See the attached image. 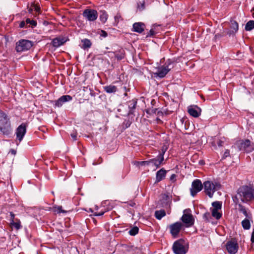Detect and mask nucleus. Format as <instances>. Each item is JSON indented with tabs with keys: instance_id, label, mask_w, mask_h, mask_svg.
I'll list each match as a JSON object with an SVG mask.
<instances>
[{
	"instance_id": "obj_53",
	"label": "nucleus",
	"mask_w": 254,
	"mask_h": 254,
	"mask_svg": "<svg viewBox=\"0 0 254 254\" xmlns=\"http://www.w3.org/2000/svg\"><path fill=\"white\" fill-rule=\"evenodd\" d=\"M16 220H20L17 218H15V219H14L15 222H16Z\"/></svg>"
},
{
	"instance_id": "obj_51",
	"label": "nucleus",
	"mask_w": 254,
	"mask_h": 254,
	"mask_svg": "<svg viewBox=\"0 0 254 254\" xmlns=\"http://www.w3.org/2000/svg\"><path fill=\"white\" fill-rule=\"evenodd\" d=\"M135 204V203H134V202H131V203H130V204H129V205H130L131 206H133Z\"/></svg>"
},
{
	"instance_id": "obj_31",
	"label": "nucleus",
	"mask_w": 254,
	"mask_h": 254,
	"mask_svg": "<svg viewBox=\"0 0 254 254\" xmlns=\"http://www.w3.org/2000/svg\"><path fill=\"white\" fill-rule=\"evenodd\" d=\"M219 210L212 209V216L216 219H219L222 217V213H220Z\"/></svg>"
},
{
	"instance_id": "obj_18",
	"label": "nucleus",
	"mask_w": 254,
	"mask_h": 254,
	"mask_svg": "<svg viewBox=\"0 0 254 254\" xmlns=\"http://www.w3.org/2000/svg\"><path fill=\"white\" fill-rule=\"evenodd\" d=\"M72 99V97L70 95H63L56 101L55 105L56 106L61 107L64 103L70 101Z\"/></svg>"
},
{
	"instance_id": "obj_12",
	"label": "nucleus",
	"mask_w": 254,
	"mask_h": 254,
	"mask_svg": "<svg viewBox=\"0 0 254 254\" xmlns=\"http://www.w3.org/2000/svg\"><path fill=\"white\" fill-rule=\"evenodd\" d=\"M227 252L230 254H235L238 250L239 245L235 240L228 241L225 245Z\"/></svg>"
},
{
	"instance_id": "obj_36",
	"label": "nucleus",
	"mask_w": 254,
	"mask_h": 254,
	"mask_svg": "<svg viewBox=\"0 0 254 254\" xmlns=\"http://www.w3.org/2000/svg\"><path fill=\"white\" fill-rule=\"evenodd\" d=\"M150 163V161H144L141 162H136V164L137 166H143V165H149Z\"/></svg>"
},
{
	"instance_id": "obj_50",
	"label": "nucleus",
	"mask_w": 254,
	"mask_h": 254,
	"mask_svg": "<svg viewBox=\"0 0 254 254\" xmlns=\"http://www.w3.org/2000/svg\"><path fill=\"white\" fill-rule=\"evenodd\" d=\"M157 114H158V115H161H161H162V114H163V113H162V112H161V111H158V112H157Z\"/></svg>"
},
{
	"instance_id": "obj_55",
	"label": "nucleus",
	"mask_w": 254,
	"mask_h": 254,
	"mask_svg": "<svg viewBox=\"0 0 254 254\" xmlns=\"http://www.w3.org/2000/svg\"><path fill=\"white\" fill-rule=\"evenodd\" d=\"M104 36H107V33L105 32H104Z\"/></svg>"
},
{
	"instance_id": "obj_37",
	"label": "nucleus",
	"mask_w": 254,
	"mask_h": 254,
	"mask_svg": "<svg viewBox=\"0 0 254 254\" xmlns=\"http://www.w3.org/2000/svg\"><path fill=\"white\" fill-rule=\"evenodd\" d=\"M62 207L61 206H56L54 207L53 208L54 211L57 212L58 213H61V212H64V211H63L62 210Z\"/></svg>"
},
{
	"instance_id": "obj_23",
	"label": "nucleus",
	"mask_w": 254,
	"mask_h": 254,
	"mask_svg": "<svg viewBox=\"0 0 254 254\" xmlns=\"http://www.w3.org/2000/svg\"><path fill=\"white\" fill-rule=\"evenodd\" d=\"M155 217L158 220H161L162 217L166 215V212L164 210H157L155 212Z\"/></svg>"
},
{
	"instance_id": "obj_4",
	"label": "nucleus",
	"mask_w": 254,
	"mask_h": 254,
	"mask_svg": "<svg viewBox=\"0 0 254 254\" xmlns=\"http://www.w3.org/2000/svg\"><path fill=\"white\" fill-rule=\"evenodd\" d=\"M190 212L191 211L190 209H185L181 218L184 226H185L186 227H190L194 224V219Z\"/></svg>"
},
{
	"instance_id": "obj_42",
	"label": "nucleus",
	"mask_w": 254,
	"mask_h": 254,
	"mask_svg": "<svg viewBox=\"0 0 254 254\" xmlns=\"http://www.w3.org/2000/svg\"><path fill=\"white\" fill-rule=\"evenodd\" d=\"M104 214V211H102V212H96L94 213V216H102L103 215V214Z\"/></svg>"
},
{
	"instance_id": "obj_48",
	"label": "nucleus",
	"mask_w": 254,
	"mask_h": 254,
	"mask_svg": "<svg viewBox=\"0 0 254 254\" xmlns=\"http://www.w3.org/2000/svg\"><path fill=\"white\" fill-rule=\"evenodd\" d=\"M251 12H252V16L254 18V7L252 8Z\"/></svg>"
},
{
	"instance_id": "obj_24",
	"label": "nucleus",
	"mask_w": 254,
	"mask_h": 254,
	"mask_svg": "<svg viewBox=\"0 0 254 254\" xmlns=\"http://www.w3.org/2000/svg\"><path fill=\"white\" fill-rule=\"evenodd\" d=\"M34 10L36 13H39L40 12V7L39 5L33 3L31 5V6L28 9V12L32 13V11Z\"/></svg>"
},
{
	"instance_id": "obj_43",
	"label": "nucleus",
	"mask_w": 254,
	"mask_h": 254,
	"mask_svg": "<svg viewBox=\"0 0 254 254\" xmlns=\"http://www.w3.org/2000/svg\"><path fill=\"white\" fill-rule=\"evenodd\" d=\"M251 241L252 243H254V229L252 233Z\"/></svg>"
},
{
	"instance_id": "obj_17",
	"label": "nucleus",
	"mask_w": 254,
	"mask_h": 254,
	"mask_svg": "<svg viewBox=\"0 0 254 254\" xmlns=\"http://www.w3.org/2000/svg\"><path fill=\"white\" fill-rule=\"evenodd\" d=\"M239 29V24L235 20H231L230 21V29L227 31V34L229 35L235 34Z\"/></svg>"
},
{
	"instance_id": "obj_33",
	"label": "nucleus",
	"mask_w": 254,
	"mask_h": 254,
	"mask_svg": "<svg viewBox=\"0 0 254 254\" xmlns=\"http://www.w3.org/2000/svg\"><path fill=\"white\" fill-rule=\"evenodd\" d=\"M213 208L212 209L220 210L221 209L222 203L220 201H215L212 203Z\"/></svg>"
},
{
	"instance_id": "obj_40",
	"label": "nucleus",
	"mask_w": 254,
	"mask_h": 254,
	"mask_svg": "<svg viewBox=\"0 0 254 254\" xmlns=\"http://www.w3.org/2000/svg\"><path fill=\"white\" fill-rule=\"evenodd\" d=\"M229 155H230V151L228 149H226L223 155L222 158L225 159L226 158L228 157Z\"/></svg>"
},
{
	"instance_id": "obj_15",
	"label": "nucleus",
	"mask_w": 254,
	"mask_h": 254,
	"mask_svg": "<svg viewBox=\"0 0 254 254\" xmlns=\"http://www.w3.org/2000/svg\"><path fill=\"white\" fill-rule=\"evenodd\" d=\"M188 113L194 118L198 117L201 114V109L195 105L190 106L188 107Z\"/></svg>"
},
{
	"instance_id": "obj_19",
	"label": "nucleus",
	"mask_w": 254,
	"mask_h": 254,
	"mask_svg": "<svg viewBox=\"0 0 254 254\" xmlns=\"http://www.w3.org/2000/svg\"><path fill=\"white\" fill-rule=\"evenodd\" d=\"M167 171L164 169L162 168L156 173V183H158L164 179L166 175Z\"/></svg>"
},
{
	"instance_id": "obj_7",
	"label": "nucleus",
	"mask_w": 254,
	"mask_h": 254,
	"mask_svg": "<svg viewBox=\"0 0 254 254\" xmlns=\"http://www.w3.org/2000/svg\"><path fill=\"white\" fill-rule=\"evenodd\" d=\"M32 46V42L27 40H20L16 43V50L18 52L29 50Z\"/></svg>"
},
{
	"instance_id": "obj_28",
	"label": "nucleus",
	"mask_w": 254,
	"mask_h": 254,
	"mask_svg": "<svg viewBox=\"0 0 254 254\" xmlns=\"http://www.w3.org/2000/svg\"><path fill=\"white\" fill-rule=\"evenodd\" d=\"M82 43H83L82 48L84 49L90 48L92 45L91 41L87 39L82 40Z\"/></svg>"
},
{
	"instance_id": "obj_21",
	"label": "nucleus",
	"mask_w": 254,
	"mask_h": 254,
	"mask_svg": "<svg viewBox=\"0 0 254 254\" xmlns=\"http://www.w3.org/2000/svg\"><path fill=\"white\" fill-rule=\"evenodd\" d=\"M137 104V100L136 99H132L127 102V105L129 109L128 114H132L134 112V110L136 108Z\"/></svg>"
},
{
	"instance_id": "obj_32",
	"label": "nucleus",
	"mask_w": 254,
	"mask_h": 254,
	"mask_svg": "<svg viewBox=\"0 0 254 254\" xmlns=\"http://www.w3.org/2000/svg\"><path fill=\"white\" fill-rule=\"evenodd\" d=\"M25 21L26 24L29 26V27L31 26V27H34L37 25V22L34 20H31L30 18H27Z\"/></svg>"
},
{
	"instance_id": "obj_27",
	"label": "nucleus",
	"mask_w": 254,
	"mask_h": 254,
	"mask_svg": "<svg viewBox=\"0 0 254 254\" xmlns=\"http://www.w3.org/2000/svg\"><path fill=\"white\" fill-rule=\"evenodd\" d=\"M10 227L11 228H14L16 230H18L22 228L21 222L20 220H16V222H13L11 224H9Z\"/></svg>"
},
{
	"instance_id": "obj_46",
	"label": "nucleus",
	"mask_w": 254,
	"mask_h": 254,
	"mask_svg": "<svg viewBox=\"0 0 254 254\" xmlns=\"http://www.w3.org/2000/svg\"><path fill=\"white\" fill-rule=\"evenodd\" d=\"M176 178V175L175 174H172L170 177V180L171 181H175Z\"/></svg>"
},
{
	"instance_id": "obj_5",
	"label": "nucleus",
	"mask_w": 254,
	"mask_h": 254,
	"mask_svg": "<svg viewBox=\"0 0 254 254\" xmlns=\"http://www.w3.org/2000/svg\"><path fill=\"white\" fill-rule=\"evenodd\" d=\"M184 225L181 222H176L168 226L170 233L173 238L178 237L181 231L183 229Z\"/></svg>"
},
{
	"instance_id": "obj_29",
	"label": "nucleus",
	"mask_w": 254,
	"mask_h": 254,
	"mask_svg": "<svg viewBox=\"0 0 254 254\" xmlns=\"http://www.w3.org/2000/svg\"><path fill=\"white\" fill-rule=\"evenodd\" d=\"M254 28V20H250L245 26L246 31H251Z\"/></svg>"
},
{
	"instance_id": "obj_45",
	"label": "nucleus",
	"mask_w": 254,
	"mask_h": 254,
	"mask_svg": "<svg viewBox=\"0 0 254 254\" xmlns=\"http://www.w3.org/2000/svg\"><path fill=\"white\" fill-rule=\"evenodd\" d=\"M223 143L224 142L222 141V140H219L217 143V145L219 146H223Z\"/></svg>"
},
{
	"instance_id": "obj_8",
	"label": "nucleus",
	"mask_w": 254,
	"mask_h": 254,
	"mask_svg": "<svg viewBox=\"0 0 254 254\" xmlns=\"http://www.w3.org/2000/svg\"><path fill=\"white\" fill-rule=\"evenodd\" d=\"M173 250L175 254H185L187 250L184 246V241L182 240L176 241L173 244Z\"/></svg>"
},
{
	"instance_id": "obj_16",
	"label": "nucleus",
	"mask_w": 254,
	"mask_h": 254,
	"mask_svg": "<svg viewBox=\"0 0 254 254\" xmlns=\"http://www.w3.org/2000/svg\"><path fill=\"white\" fill-rule=\"evenodd\" d=\"M67 40L65 37L63 36L56 37L52 40V45L54 47L57 48L64 44Z\"/></svg>"
},
{
	"instance_id": "obj_22",
	"label": "nucleus",
	"mask_w": 254,
	"mask_h": 254,
	"mask_svg": "<svg viewBox=\"0 0 254 254\" xmlns=\"http://www.w3.org/2000/svg\"><path fill=\"white\" fill-rule=\"evenodd\" d=\"M104 91L108 93H115L117 91V87L113 85H109L103 87Z\"/></svg>"
},
{
	"instance_id": "obj_6",
	"label": "nucleus",
	"mask_w": 254,
	"mask_h": 254,
	"mask_svg": "<svg viewBox=\"0 0 254 254\" xmlns=\"http://www.w3.org/2000/svg\"><path fill=\"white\" fill-rule=\"evenodd\" d=\"M174 63L171 60H168L165 65L158 68L155 74L160 78L164 77L170 69L173 67V65H172V64Z\"/></svg>"
},
{
	"instance_id": "obj_11",
	"label": "nucleus",
	"mask_w": 254,
	"mask_h": 254,
	"mask_svg": "<svg viewBox=\"0 0 254 254\" xmlns=\"http://www.w3.org/2000/svg\"><path fill=\"white\" fill-rule=\"evenodd\" d=\"M203 188V185L200 180H194L191 184V188L190 189L191 195L194 196L197 192L202 190Z\"/></svg>"
},
{
	"instance_id": "obj_52",
	"label": "nucleus",
	"mask_w": 254,
	"mask_h": 254,
	"mask_svg": "<svg viewBox=\"0 0 254 254\" xmlns=\"http://www.w3.org/2000/svg\"><path fill=\"white\" fill-rule=\"evenodd\" d=\"M11 152H12L13 154H15V151L14 150H11Z\"/></svg>"
},
{
	"instance_id": "obj_38",
	"label": "nucleus",
	"mask_w": 254,
	"mask_h": 254,
	"mask_svg": "<svg viewBox=\"0 0 254 254\" xmlns=\"http://www.w3.org/2000/svg\"><path fill=\"white\" fill-rule=\"evenodd\" d=\"M9 216H10V218H9L10 223H9V224H11V223H12L13 222H14V219L15 218V214L12 212H10L9 213Z\"/></svg>"
},
{
	"instance_id": "obj_39",
	"label": "nucleus",
	"mask_w": 254,
	"mask_h": 254,
	"mask_svg": "<svg viewBox=\"0 0 254 254\" xmlns=\"http://www.w3.org/2000/svg\"><path fill=\"white\" fill-rule=\"evenodd\" d=\"M19 27L20 28H28L29 27V26H28L27 24H26V21H22L20 22L19 23Z\"/></svg>"
},
{
	"instance_id": "obj_20",
	"label": "nucleus",
	"mask_w": 254,
	"mask_h": 254,
	"mask_svg": "<svg viewBox=\"0 0 254 254\" xmlns=\"http://www.w3.org/2000/svg\"><path fill=\"white\" fill-rule=\"evenodd\" d=\"M145 27V25L141 22H136L133 24V31L139 33H141L144 30Z\"/></svg>"
},
{
	"instance_id": "obj_44",
	"label": "nucleus",
	"mask_w": 254,
	"mask_h": 254,
	"mask_svg": "<svg viewBox=\"0 0 254 254\" xmlns=\"http://www.w3.org/2000/svg\"><path fill=\"white\" fill-rule=\"evenodd\" d=\"M154 34H155V32H154V30L151 29L150 30L148 36H153Z\"/></svg>"
},
{
	"instance_id": "obj_3",
	"label": "nucleus",
	"mask_w": 254,
	"mask_h": 254,
	"mask_svg": "<svg viewBox=\"0 0 254 254\" xmlns=\"http://www.w3.org/2000/svg\"><path fill=\"white\" fill-rule=\"evenodd\" d=\"M204 192L209 197H212L215 191L219 189L220 185L207 181L203 183Z\"/></svg>"
},
{
	"instance_id": "obj_2",
	"label": "nucleus",
	"mask_w": 254,
	"mask_h": 254,
	"mask_svg": "<svg viewBox=\"0 0 254 254\" xmlns=\"http://www.w3.org/2000/svg\"><path fill=\"white\" fill-rule=\"evenodd\" d=\"M0 131L3 135H8L11 131L9 119L7 115L0 110Z\"/></svg>"
},
{
	"instance_id": "obj_9",
	"label": "nucleus",
	"mask_w": 254,
	"mask_h": 254,
	"mask_svg": "<svg viewBox=\"0 0 254 254\" xmlns=\"http://www.w3.org/2000/svg\"><path fill=\"white\" fill-rule=\"evenodd\" d=\"M82 15L87 20L94 21L98 17V12L96 10L87 8L83 11Z\"/></svg>"
},
{
	"instance_id": "obj_1",
	"label": "nucleus",
	"mask_w": 254,
	"mask_h": 254,
	"mask_svg": "<svg viewBox=\"0 0 254 254\" xmlns=\"http://www.w3.org/2000/svg\"><path fill=\"white\" fill-rule=\"evenodd\" d=\"M235 204L240 201L243 203H249L254 201V187L253 185H244L237 190V194L233 197Z\"/></svg>"
},
{
	"instance_id": "obj_35",
	"label": "nucleus",
	"mask_w": 254,
	"mask_h": 254,
	"mask_svg": "<svg viewBox=\"0 0 254 254\" xmlns=\"http://www.w3.org/2000/svg\"><path fill=\"white\" fill-rule=\"evenodd\" d=\"M115 23L116 25H117L118 23L121 21L123 20V18L121 14L120 13H118L114 17Z\"/></svg>"
},
{
	"instance_id": "obj_30",
	"label": "nucleus",
	"mask_w": 254,
	"mask_h": 254,
	"mask_svg": "<svg viewBox=\"0 0 254 254\" xmlns=\"http://www.w3.org/2000/svg\"><path fill=\"white\" fill-rule=\"evenodd\" d=\"M108 17V15L106 11H101V14L100 15V19L102 23H105L107 20Z\"/></svg>"
},
{
	"instance_id": "obj_26",
	"label": "nucleus",
	"mask_w": 254,
	"mask_h": 254,
	"mask_svg": "<svg viewBox=\"0 0 254 254\" xmlns=\"http://www.w3.org/2000/svg\"><path fill=\"white\" fill-rule=\"evenodd\" d=\"M242 225L245 230H249L251 227V223L248 218H246L242 222Z\"/></svg>"
},
{
	"instance_id": "obj_34",
	"label": "nucleus",
	"mask_w": 254,
	"mask_h": 254,
	"mask_svg": "<svg viewBox=\"0 0 254 254\" xmlns=\"http://www.w3.org/2000/svg\"><path fill=\"white\" fill-rule=\"evenodd\" d=\"M139 229L137 227L135 226L132 228L129 231V234L131 236H135L138 233Z\"/></svg>"
},
{
	"instance_id": "obj_49",
	"label": "nucleus",
	"mask_w": 254,
	"mask_h": 254,
	"mask_svg": "<svg viewBox=\"0 0 254 254\" xmlns=\"http://www.w3.org/2000/svg\"><path fill=\"white\" fill-rule=\"evenodd\" d=\"M157 109H152V112L154 113H156V111H157Z\"/></svg>"
},
{
	"instance_id": "obj_41",
	"label": "nucleus",
	"mask_w": 254,
	"mask_h": 254,
	"mask_svg": "<svg viewBox=\"0 0 254 254\" xmlns=\"http://www.w3.org/2000/svg\"><path fill=\"white\" fill-rule=\"evenodd\" d=\"M115 57L118 60H121L124 58V54H122L121 55L117 54V55H116Z\"/></svg>"
},
{
	"instance_id": "obj_47",
	"label": "nucleus",
	"mask_w": 254,
	"mask_h": 254,
	"mask_svg": "<svg viewBox=\"0 0 254 254\" xmlns=\"http://www.w3.org/2000/svg\"><path fill=\"white\" fill-rule=\"evenodd\" d=\"M71 136L72 137V138L74 139V140H76V138H77V135H76V133H72L71 134Z\"/></svg>"
},
{
	"instance_id": "obj_54",
	"label": "nucleus",
	"mask_w": 254,
	"mask_h": 254,
	"mask_svg": "<svg viewBox=\"0 0 254 254\" xmlns=\"http://www.w3.org/2000/svg\"><path fill=\"white\" fill-rule=\"evenodd\" d=\"M104 36H107V33L105 32H104Z\"/></svg>"
},
{
	"instance_id": "obj_25",
	"label": "nucleus",
	"mask_w": 254,
	"mask_h": 254,
	"mask_svg": "<svg viewBox=\"0 0 254 254\" xmlns=\"http://www.w3.org/2000/svg\"><path fill=\"white\" fill-rule=\"evenodd\" d=\"M237 204L238 205L239 211L243 213L246 218H249V214L247 212L246 207L243 205L240 202Z\"/></svg>"
},
{
	"instance_id": "obj_14",
	"label": "nucleus",
	"mask_w": 254,
	"mask_h": 254,
	"mask_svg": "<svg viewBox=\"0 0 254 254\" xmlns=\"http://www.w3.org/2000/svg\"><path fill=\"white\" fill-rule=\"evenodd\" d=\"M165 150H162V152L160 153L156 158L150 159V163H152L157 168H159L163 161H164V154Z\"/></svg>"
},
{
	"instance_id": "obj_10",
	"label": "nucleus",
	"mask_w": 254,
	"mask_h": 254,
	"mask_svg": "<svg viewBox=\"0 0 254 254\" xmlns=\"http://www.w3.org/2000/svg\"><path fill=\"white\" fill-rule=\"evenodd\" d=\"M237 145L240 150L250 152L254 150V148L251 146V141L249 139L239 141L237 142Z\"/></svg>"
},
{
	"instance_id": "obj_13",
	"label": "nucleus",
	"mask_w": 254,
	"mask_h": 254,
	"mask_svg": "<svg viewBox=\"0 0 254 254\" xmlns=\"http://www.w3.org/2000/svg\"><path fill=\"white\" fill-rule=\"evenodd\" d=\"M26 124L22 123L17 128L16 134L17 139L20 142L26 132Z\"/></svg>"
}]
</instances>
